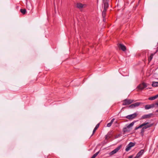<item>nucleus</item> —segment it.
Returning <instances> with one entry per match:
<instances>
[{"mask_svg":"<svg viewBox=\"0 0 158 158\" xmlns=\"http://www.w3.org/2000/svg\"><path fill=\"white\" fill-rule=\"evenodd\" d=\"M134 123L135 122H133L129 125H127V127H124L123 129V134H125L127 132H129L130 131V128L133 126Z\"/></svg>","mask_w":158,"mask_h":158,"instance_id":"f257e3e1","label":"nucleus"},{"mask_svg":"<svg viewBox=\"0 0 158 158\" xmlns=\"http://www.w3.org/2000/svg\"><path fill=\"white\" fill-rule=\"evenodd\" d=\"M123 102L122 105L123 106H126L131 104L135 102V101L133 100L126 99L123 100Z\"/></svg>","mask_w":158,"mask_h":158,"instance_id":"f03ea898","label":"nucleus"},{"mask_svg":"<svg viewBox=\"0 0 158 158\" xmlns=\"http://www.w3.org/2000/svg\"><path fill=\"white\" fill-rule=\"evenodd\" d=\"M142 104V103L141 102H137L131 105L128 107V108L131 109L134 108L135 107L139 106Z\"/></svg>","mask_w":158,"mask_h":158,"instance_id":"7ed1b4c3","label":"nucleus"},{"mask_svg":"<svg viewBox=\"0 0 158 158\" xmlns=\"http://www.w3.org/2000/svg\"><path fill=\"white\" fill-rule=\"evenodd\" d=\"M135 145V143H134L132 142H130L126 146V148L125 149L126 152L128 151L131 149V148L134 146Z\"/></svg>","mask_w":158,"mask_h":158,"instance_id":"20e7f679","label":"nucleus"},{"mask_svg":"<svg viewBox=\"0 0 158 158\" xmlns=\"http://www.w3.org/2000/svg\"><path fill=\"white\" fill-rule=\"evenodd\" d=\"M147 84L143 82L141 84H140L138 86L137 88L140 90L143 89L144 88L147 87Z\"/></svg>","mask_w":158,"mask_h":158,"instance_id":"39448f33","label":"nucleus"},{"mask_svg":"<svg viewBox=\"0 0 158 158\" xmlns=\"http://www.w3.org/2000/svg\"><path fill=\"white\" fill-rule=\"evenodd\" d=\"M137 115V114L136 113H134L132 114L127 116L125 117V118L129 120H131L135 118Z\"/></svg>","mask_w":158,"mask_h":158,"instance_id":"423d86ee","label":"nucleus"},{"mask_svg":"<svg viewBox=\"0 0 158 158\" xmlns=\"http://www.w3.org/2000/svg\"><path fill=\"white\" fill-rule=\"evenodd\" d=\"M122 147L121 145H120L117 148L115 149L114 150L112 151L109 153V155L112 156L117 152Z\"/></svg>","mask_w":158,"mask_h":158,"instance_id":"0eeeda50","label":"nucleus"},{"mask_svg":"<svg viewBox=\"0 0 158 158\" xmlns=\"http://www.w3.org/2000/svg\"><path fill=\"white\" fill-rule=\"evenodd\" d=\"M104 6V10H107L109 7V0H103V1Z\"/></svg>","mask_w":158,"mask_h":158,"instance_id":"6e6552de","label":"nucleus"},{"mask_svg":"<svg viewBox=\"0 0 158 158\" xmlns=\"http://www.w3.org/2000/svg\"><path fill=\"white\" fill-rule=\"evenodd\" d=\"M144 152V150H141L137 153L136 156L134 158H139L143 154Z\"/></svg>","mask_w":158,"mask_h":158,"instance_id":"1a4fd4ad","label":"nucleus"},{"mask_svg":"<svg viewBox=\"0 0 158 158\" xmlns=\"http://www.w3.org/2000/svg\"><path fill=\"white\" fill-rule=\"evenodd\" d=\"M118 47L119 49L123 51H125L126 50V46L122 44H118Z\"/></svg>","mask_w":158,"mask_h":158,"instance_id":"9d476101","label":"nucleus"},{"mask_svg":"<svg viewBox=\"0 0 158 158\" xmlns=\"http://www.w3.org/2000/svg\"><path fill=\"white\" fill-rule=\"evenodd\" d=\"M153 115V114L152 113H150L148 114H145V115H143L142 117L141 118L142 119H146V118H150L151 117H152V116Z\"/></svg>","mask_w":158,"mask_h":158,"instance_id":"9b49d317","label":"nucleus"},{"mask_svg":"<svg viewBox=\"0 0 158 158\" xmlns=\"http://www.w3.org/2000/svg\"><path fill=\"white\" fill-rule=\"evenodd\" d=\"M155 107V104H154L150 105H147L145 106V108L146 110Z\"/></svg>","mask_w":158,"mask_h":158,"instance_id":"f8f14e48","label":"nucleus"},{"mask_svg":"<svg viewBox=\"0 0 158 158\" xmlns=\"http://www.w3.org/2000/svg\"><path fill=\"white\" fill-rule=\"evenodd\" d=\"M144 123H147L148 124L145 125L144 126H143V127L145 129H146L148 128L151 127L153 126V124L152 123L149 124V122H145Z\"/></svg>","mask_w":158,"mask_h":158,"instance_id":"ddd939ff","label":"nucleus"},{"mask_svg":"<svg viewBox=\"0 0 158 158\" xmlns=\"http://www.w3.org/2000/svg\"><path fill=\"white\" fill-rule=\"evenodd\" d=\"M111 132H109L107 135H106L105 139L106 140H108L112 136V135L111 134Z\"/></svg>","mask_w":158,"mask_h":158,"instance_id":"4468645a","label":"nucleus"},{"mask_svg":"<svg viewBox=\"0 0 158 158\" xmlns=\"http://www.w3.org/2000/svg\"><path fill=\"white\" fill-rule=\"evenodd\" d=\"M84 5L81 3H77L76 4L77 7L79 9H81L83 7Z\"/></svg>","mask_w":158,"mask_h":158,"instance_id":"2eb2a0df","label":"nucleus"},{"mask_svg":"<svg viewBox=\"0 0 158 158\" xmlns=\"http://www.w3.org/2000/svg\"><path fill=\"white\" fill-rule=\"evenodd\" d=\"M147 124H148L147 123H142V124H141V125H140L139 126H138V127H136L135 128V130H136L139 128L142 127H143V126H144L145 125H146Z\"/></svg>","mask_w":158,"mask_h":158,"instance_id":"dca6fc26","label":"nucleus"},{"mask_svg":"<svg viewBox=\"0 0 158 158\" xmlns=\"http://www.w3.org/2000/svg\"><path fill=\"white\" fill-rule=\"evenodd\" d=\"M158 51V50H156V52L154 54L152 53L150 55V56H149L148 59V61L149 62H150L151 61V60H152V59L153 58V57L154 55L155 54V53L157 52Z\"/></svg>","mask_w":158,"mask_h":158,"instance_id":"f3484780","label":"nucleus"},{"mask_svg":"<svg viewBox=\"0 0 158 158\" xmlns=\"http://www.w3.org/2000/svg\"><path fill=\"white\" fill-rule=\"evenodd\" d=\"M99 125H100V123H98L96 126L94 128V129L93 131V133L92 135V136L93 135V134H94V133L96 131L99 127Z\"/></svg>","mask_w":158,"mask_h":158,"instance_id":"a211bd4d","label":"nucleus"},{"mask_svg":"<svg viewBox=\"0 0 158 158\" xmlns=\"http://www.w3.org/2000/svg\"><path fill=\"white\" fill-rule=\"evenodd\" d=\"M158 97V94L157 95H156L154 96H153V97H150L148 98V99L150 100H154L156 98H157Z\"/></svg>","mask_w":158,"mask_h":158,"instance_id":"6ab92c4d","label":"nucleus"},{"mask_svg":"<svg viewBox=\"0 0 158 158\" xmlns=\"http://www.w3.org/2000/svg\"><path fill=\"white\" fill-rule=\"evenodd\" d=\"M114 120H115V119H114V118H112V119H111V121L110 122V123H108L107 124V127H110L111 126V125H112V123H113V122H114Z\"/></svg>","mask_w":158,"mask_h":158,"instance_id":"aec40b11","label":"nucleus"},{"mask_svg":"<svg viewBox=\"0 0 158 158\" xmlns=\"http://www.w3.org/2000/svg\"><path fill=\"white\" fill-rule=\"evenodd\" d=\"M152 85L153 87L158 86V82L155 81L153 82Z\"/></svg>","mask_w":158,"mask_h":158,"instance_id":"412c9836","label":"nucleus"},{"mask_svg":"<svg viewBox=\"0 0 158 158\" xmlns=\"http://www.w3.org/2000/svg\"><path fill=\"white\" fill-rule=\"evenodd\" d=\"M107 10H103V11L102 12V17L103 18H105V16H106V11Z\"/></svg>","mask_w":158,"mask_h":158,"instance_id":"4be33fe9","label":"nucleus"},{"mask_svg":"<svg viewBox=\"0 0 158 158\" xmlns=\"http://www.w3.org/2000/svg\"><path fill=\"white\" fill-rule=\"evenodd\" d=\"M20 11L23 14H25L26 12V10L25 9H21Z\"/></svg>","mask_w":158,"mask_h":158,"instance_id":"5701e85b","label":"nucleus"},{"mask_svg":"<svg viewBox=\"0 0 158 158\" xmlns=\"http://www.w3.org/2000/svg\"><path fill=\"white\" fill-rule=\"evenodd\" d=\"M99 151L97 152L95 154H94L91 158H95L99 153Z\"/></svg>","mask_w":158,"mask_h":158,"instance_id":"b1692460","label":"nucleus"},{"mask_svg":"<svg viewBox=\"0 0 158 158\" xmlns=\"http://www.w3.org/2000/svg\"><path fill=\"white\" fill-rule=\"evenodd\" d=\"M145 129L143 127L142 129L141 130L140 133L143 135V133L145 131Z\"/></svg>","mask_w":158,"mask_h":158,"instance_id":"393cba45","label":"nucleus"},{"mask_svg":"<svg viewBox=\"0 0 158 158\" xmlns=\"http://www.w3.org/2000/svg\"><path fill=\"white\" fill-rule=\"evenodd\" d=\"M133 157V156L132 155H131L129 156L128 158H132Z\"/></svg>","mask_w":158,"mask_h":158,"instance_id":"a878e982","label":"nucleus"},{"mask_svg":"<svg viewBox=\"0 0 158 158\" xmlns=\"http://www.w3.org/2000/svg\"><path fill=\"white\" fill-rule=\"evenodd\" d=\"M155 104V106L156 105L157 106H158V102L156 103L155 104Z\"/></svg>","mask_w":158,"mask_h":158,"instance_id":"bb28decb","label":"nucleus"},{"mask_svg":"<svg viewBox=\"0 0 158 158\" xmlns=\"http://www.w3.org/2000/svg\"><path fill=\"white\" fill-rule=\"evenodd\" d=\"M103 21L104 22H106V20L105 19H104V18H103Z\"/></svg>","mask_w":158,"mask_h":158,"instance_id":"cd10ccee","label":"nucleus"},{"mask_svg":"<svg viewBox=\"0 0 158 158\" xmlns=\"http://www.w3.org/2000/svg\"><path fill=\"white\" fill-rule=\"evenodd\" d=\"M156 112H158V110H156Z\"/></svg>","mask_w":158,"mask_h":158,"instance_id":"c85d7f7f","label":"nucleus"},{"mask_svg":"<svg viewBox=\"0 0 158 158\" xmlns=\"http://www.w3.org/2000/svg\"><path fill=\"white\" fill-rule=\"evenodd\" d=\"M116 123H117V121L115 122Z\"/></svg>","mask_w":158,"mask_h":158,"instance_id":"c756f323","label":"nucleus"},{"mask_svg":"<svg viewBox=\"0 0 158 158\" xmlns=\"http://www.w3.org/2000/svg\"><path fill=\"white\" fill-rule=\"evenodd\" d=\"M157 44H158V43Z\"/></svg>","mask_w":158,"mask_h":158,"instance_id":"7c9ffc66","label":"nucleus"}]
</instances>
